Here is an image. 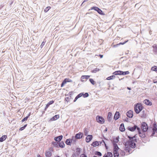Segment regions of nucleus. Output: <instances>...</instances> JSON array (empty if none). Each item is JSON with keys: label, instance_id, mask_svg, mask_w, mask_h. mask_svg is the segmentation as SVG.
<instances>
[{"label": "nucleus", "instance_id": "38", "mask_svg": "<svg viewBox=\"0 0 157 157\" xmlns=\"http://www.w3.org/2000/svg\"><path fill=\"white\" fill-rule=\"evenodd\" d=\"M99 70H100L99 69L97 68H96L94 69L93 70H92L91 71V72L92 73H95L99 71Z\"/></svg>", "mask_w": 157, "mask_h": 157}, {"label": "nucleus", "instance_id": "48", "mask_svg": "<svg viewBox=\"0 0 157 157\" xmlns=\"http://www.w3.org/2000/svg\"><path fill=\"white\" fill-rule=\"evenodd\" d=\"M54 103V101H49V102L48 103V105H49L52 104Z\"/></svg>", "mask_w": 157, "mask_h": 157}, {"label": "nucleus", "instance_id": "34", "mask_svg": "<svg viewBox=\"0 0 157 157\" xmlns=\"http://www.w3.org/2000/svg\"><path fill=\"white\" fill-rule=\"evenodd\" d=\"M119 137H116L115 139H114L113 141V143H117L119 141Z\"/></svg>", "mask_w": 157, "mask_h": 157}, {"label": "nucleus", "instance_id": "13", "mask_svg": "<svg viewBox=\"0 0 157 157\" xmlns=\"http://www.w3.org/2000/svg\"><path fill=\"white\" fill-rule=\"evenodd\" d=\"M113 151H118L119 149V148L116 143H113Z\"/></svg>", "mask_w": 157, "mask_h": 157}, {"label": "nucleus", "instance_id": "40", "mask_svg": "<svg viewBox=\"0 0 157 157\" xmlns=\"http://www.w3.org/2000/svg\"><path fill=\"white\" fill-rule=\"evenodd\" d=\"M27 126V124H26L25 125H24L22 127L20 128L19 130L20 131H22V130H23L26 128V127Z\"/></svg>", "mask_w": 157, "mask_h": 157}, {"label": "nucleus", "instance_id": "7", "mask_svg": "<svg viewBox=\"0 0 157 157\" xmlns=\"http://www.w3.org/2000/svg\"><path fill=\"white\" fill-rule=\"evenodd\" d=\"M74 138L75 136H73L72 137V139H67L65 142L66 144L67 145H71V143L72 141H73L74 142H75L76 140L74 139Z\"/></svg>", "mask_w": 157, "mask_h": 157}, {"label": "nucleus", "instance_id": "16", "mask_svg": "<svg viewBox=\"0 0 157 157\" xmlns=\"http://www.w3.org/2000/svg\"><path fill=\"white\" fill-rule=\"evenodd\" d=\"M141 111L142 112L140 115V116L142 118H145L146 117V114L145 113V110L143 109Z\"/></svg>", "mask_w": 157, "mask_h": 157}, {"label": "nucleus", "instance_id": "33", "mask_svg": "<svg viewBox=\"0 0 157 157\" xmlns=\"http://www.w3.org/2000/svg\"><path fill=\"white\" fill-rule=\"evenodd\" d=\"M151 70L152 71H155L157 73V67L156 66H154L152 67L151 68Z\"/></svg>", "mask_w": 157, "mask_h": 157}, {"label": "nucleus", "instance_id": "6", "mask_svg": "<svg viewBox=\"0 0 157 157\" xmlns=\"http://www.w3.org/2000/svg\"><path fill=\"white\" fill-rule=\"evenodd\" d=\"M96 120L97 122L100 124H103L105 122V120L102 117L97 116L96 117Z\"/></svg>", "mask_w": 157, "mask_h": 157}, {"label": "nucleus", "instance_id": "52", "mask_svg": "<svg viewBox=\"0 0 157 157\" xmlns=\"http://www.w3.org/2000/svg\"><path fill=\"white\" fill-rule=\"evenodd\" d=\"M84 134L85 136H87L88 134V132L86 129L84 131Z\"/></svg>", "mask_w": 157, "mask_h": 157}, {"label": "nucleus", "instance_id": "44", "mask_svg": "<svg viewBox=\"0 0 157 157\" xmlns=\"http://www.w3.org/2000/svg\"><path fill=\"white\" fill-rule=\"evenodd\" d=\"M151 134L150 136H154V135L155 134V132H156L154 131H153V130H152V131H151Z\"/></svg>", "mask_w": 157, "mask_h": 157}, {"label": "nucleus", "instance_id": "59", "mask_svg": "<svg viewBox=\"0 0 157 157\" xmlns=\"http://www.w3.org/2000/svg\"><path fill=\"white\" fill-rule=\"evenodd\" d=\"M67 82H72V80L70 79H69V78H67Z\"/></svg>", "mask_w": 157, "mask_h": 157}, {"label": "nucleus", "instance_id": "18", "mask_svg": "<svg viewBox=\"0 0 157 157\" xmlns=\"http://www.w3.org/2000/svg\"><path fill=\"white\" fill-rule=\"evenodd\" d=\"M59 115H56L54 117H52L50 119L49 121H55L58 119V118H59Z\"/></svg>", "mask_w": 157, "mask_h": 157}, {"label": "nucleus", "instance_id": "64", "mask_svg": "<svg viewBox=\"0 0 157 157\" xmlns=\"http://www.w3.org/2000/svg\"><path fill=\"white\" fill-rule=\"evenodd\" d=\"M65 84H63V82L61 84V87H63V86Z\"/></svg>", "mask_w": 157, "mask_h": 157}, {"label": "nucleus", "instance_id": "35", "mask_svg": "<svg viewBox=\"0 0 157 157\" xmlns=\"http://www.w3.org/2000/svg\"><path fill=\"white\" fill-rule=\"evenodd\" d=\"M107 156L108 157H113V155L111 152H107Z\"/></svg>", "mask_w": 157, "mask_h": 157}, {"label": "nucleus", "instance_id": "61", "mask_svg": "<svg viewBox=\"0 0 157 157\" xmlns=\"http://www.w3.org/2000/svg\"><path fill=\"white\" fill-rule=\"evenodd\" d=\"M99 56L100 57V58H102L103 57V55L100 54L99 55Z\"/></svg>", "mask_w": 157, "mask_h": 157}, {"label": "nucleus", "instance_id": "15", "mask_svg": "<svg viewBox=\"0 0 157 157\" xmlns=\"http://www.w3.org/2000/svg\"><path fill=\"white\" fill-rule=\"evenodd\" d=\"M144 103L147 105H151L152 104L151 102L149 100L146 99L144 101Z\"/></svg>", "mask_w": 157, "mask_h": 157}, {"label": "nucleus", "instance_id": "49", "mask_svg": "<svg viewBox=\"0 0 157 157\" xmlns=\"http://www.w3.org/2000/svg\"><path fill=\"white\" fill-rule=\"evenodd\" d=\"M45 43V42L44 41H43L42 42V44L40 46V47H41V48H42L44 46V45Z\"/></svg>", "mask_w": 157, "mask_h": 157}, {"label": "nucleus", "instance_id": "46", "mask_svg": "<svg viewBox=\"0 0 157 157\" xmlns=\"http://www.w3.org/2000/svg\"><path fill=\"white\" fill-rule=\"evenodd\" d=\"M80 157H87V156L86 154H82L80 155Z\"/></svg>", "mask_w": 157, "mask_h": 157}, {"label": "nucleus", "instance_id": "37", "mask_svg": "<svg viewBox=\"0 0 157 157\" xmlns=\"http://www.w3.org/2000/svg\"><path fill=\"white\" fill-rule=\"evenodd\" d=\"M89 81L92 85H94L95 84V82L92 78L89 79Z\"/></svg>", "mask_w": 157, "mask_h": 157}, {"label": "nucleus", "instance_id": "62", "mask_svg": "<svg viewBox=\"0 0 157 157\" xmlns=\"http://www.w3.org/2000/svg\"><path fill=\"white\" fill-rule=\"evenodd\" d=\"M153 82L155 83H157V80L156 79H155L153 80Z\"/></svg>", "mask_w": 157, "mask_h": 157}, {"label": "nucleus", "instance_id": "58", "mask_svg": "<svg viewBox=\"0 0 157 157\" xmlns=\"http://www.w3.org/2000/svg\"><path fill=\"white\" fill-rule=\"evenodd\" d=\"M99 142L100 143V144H101L102 143H103L105 145V142L103 140H102L101 141Z\"/></svg>", "mask_w": 157, "mask_h": 157}, {"label": "nucleus", "instance_id": "56", "mask_svg": "<svg viewBox=\"0 0 157 157\" xmlns=\"http://www.w3.org/2000/svg\"><path fill=\"white\" fill-rule=\"evenodd\" d=\"M72 91H71L69 92L68 94L67 95L68 96H71V95H72Z\"/></svg>", "mask_w": 157, "mask_h": 157}, {"label": "nucleus", "instance_id": "42", "mask_svg": "<svg viewBox=\"0 0 157 157\" xmlns=\"http://www.w3.org/2000/svg\"><path fill=\"white\" fill-rule=\"evenodd\" d=\"M83 76H84V75H82L81 78V81L82 82L86 81V79H85V77H83Z\"/></svg>", "mask_w": 157, "mask_h": 157}, {"label": "nucleus", "instance_id": "29", "mask_svg": "<svg viewBox=\"0 0 157 157\" xmlns=\"http://www.w3.org/2000/svg\"><path fill=\"white\" fill-rule=\"evenodd\" d=\"M115 78V76L114 75H112L107 77L106 78V79L108 80H110Z\"/></svg>", "mask_w": 157, "mask_h": 157}, {"label": "nucleus", "instance_id": "53", "mask_svg": "<svg viewBox=\"0 0 157 157\" xmlns=\"http://www.w3.org/2000/svg\"><path fill=\"white\" fill-rule=\"evenodd\" d=\"M78 98H79L77 96L75 97V99H74V102H75V101H77V100Z\"/></svg>", "mask_w": 157, "mask_h": 157}, {"label": "nucleus", "instance_id": "24", "mask_svg": "<svg viewBox=\"0 0 157 157\" xmlns=\"http://www.w3.org/2000/svg\"><path fill=\"white\" fill-rule=\"evenodd\" d=\"M121 71H117L113 72V74L115 75H121Z\"/></svg>", "mask_w": 157, "mask_h": 157}, {"label": "nucleus", "instance_id": "20", "mask_svg": "<svg viewBox=\"0 0 157 157\" xmlns=\"http://www.w3.org/2000/svg\"><path fill=\"white\" fill-rule=\"evenodd\" d=\"M152 47L154 48L153 51L154 53L156 55L157 54V44H154L152 46Z\"/></svg>", "mask_w": 157, "mask_h": 157}, {"label": "nucleus", "instance_id": "1", "mask_svg": "<svg viewBox=\"0 0 157 157\" xmlns=\"http://www.w3.org/2000/svg\"><path fill=\"white\" fill-rule=\"evenodd\" d=\"M136 135H135L132 137L130 136H128V137L129 138L128 140L126 142H124V145L125 146V150L128 153H132L130 152V148H134L136 147V144L135 142H137V140L136 138Z\"/></svg>", "mask_w": 157, "mask_h": 157}, {"label": "nucleus", "instance_id": "50", "mask_svg": "<svg viewBox=\"0 0 157 157\" xmlns=\"http://www.w3.org/2000/svg\"><path fill=\"white\" fill-rule=\"evenodd\" d=\"M90 77V75H84V76H83V77H85L86 80L88 79Z\"/></svg>", "mask_w": 157, "mask_h": 157}, {"label": "nucleus", "instance_id": "55", "mask_svg": "<svg viewBox=\"0 0 157 157\" xmlns=\"http://www.w3.org/2000/svg\"><path fill=\"white\" fill-rule=\"evenodd\" d=\"M78 98H79L77 96L75 97V99H74V102H75V101H77V100Z\"/></svg>", "mask_w": 157, "mask_h": 157}, {"label": "nucleus", "instance_id": "8", "mask_svg": "<svg viewBox=\"0 0 157 157\" xmlns=\"http://www.w3.org/2000/svg\"><path fill=\"white\" fill-rule=\"evenodd\" d=\"M83 136V133L80 132L75 134V139H79L82 138Z\"/></svg>", "mask_w": 157, "mask_h": 157}, {"label": "nucleus", "instance_id": "32", "mask_svg": "<svg viewBox=\"0 0 157 157\" xmlns=\"http://www.w3.org/2000/svg\"><path fill=\"white\" fill-rule=\"evenodd\" d=\"M121 75H128L129 73V72L128 71H121Z\"/></svg>", "mask_w": 157, "mask_h": 157}, {"label": "nucleus", "instance_id": "30", "mask_svg": "<svg viewBox=\"0 0 157 157\" xmlns=\"http://www.w3.org/2000/svg\"><path fill=\"white\" fill-rule=\"evenodd\" d=\"M113 154L114 157H118L119 154L118 152V151H113Z\"/></svg>", "mask_w": 157, "mask_h": 157}, {"label": "nucleus", "instance_id": "57", "mask_svg": "<svg viewBox=\"0 0 157 157\" xmlns=\"http://www.w3.org/2000/svg\"><path fill=\"white\" fill-rule=\"evenodd\" d=\"M69 99V98L68 97H66L65 98V100L66 102H68V100Z\"/></svg>", "mask_w": 157, "mask_h": 157}, {"label": "nucleus", "instance_id": "10", "mask_svg": "<svg viewBox=\"0 0 157 157\" xmlns=\"http://www.w3.org/2000/svg\"><path fill=\"white\" fill-rule=\"evenodd\" d=\"M65 147V144L63 141H59L58 142V147L63 148Z\"/></svg>", "mask_w": 157, "mask_h": 157}, {"label": "nucleus", "instance_id": "19", "mask_svg": "<svg viewBox=\"0 0 157 157\" xmlns=\"http://www.w3.org/2000/svg\"><path fill=\"white\" fill-rule=\"evenodd\" d=\"M119 129L122 132L125 131V128L123 123H122L121 124L119 127Z\"/></svg>", "mask_w": 157, "mask_h": 157}, {"label": "nucleus", "instance_id": "14", "mask_svg": "<svg viewBox=\"0 0 157 157\" xmlns=\"http://www.w3.org/2000/svg\"><path fill=\"white\" fill-rule=\"evenodd\" d=\"M120 116V114L118 112H116L113 117L114 119L115 120H117L119 119Z\"/></svg>", "mask_w": 157, "mask_h": 157}, {"label": "nucleus", "instance_id": "45", "mask_svg": "<svg viewBox=\"0 0 157 157\" xmlns=\"http://www.w3.org/2000/svg\"><path fill=\"white\" fill-rule=\"evenodd\" d=\"M83 93H81L79 94H78L77 96L79 98H80L82 96H83Z\"/></svg>", "mask_w": 157, "mask_h": 157}, {"label": "nucleus", "instance_id": "27", "mask_svg": "<svg viewBox=\"0 0 157 157\" xmlns=\"http://www.w3.org/2000/svg\"><path fill=\"white\" fill-rule=\"evenodd\" d=\"M128 41V40H127V41H125V42H123V43L120 42V43H119L118 44H117L114 45L113 46L114 47H118L120 44H122V45L124 44L125 43H126Z\"/></svg>", "mask_w": 157, "mask_h": 157}, {"label": "nucleus", "instance_id": "25", "mask_svg": "<svg viewBox=\"0 0 157 157\" xmlns=\"http://www.w3.org/2000/svg\"><path fill=\"white\" fill-rule=\"evenodd\" d=\"M30 115H31V113L30 112L27 116L24 117L23 119H22V120H21V121L22 122H23L25 121H27V120L28 118L29 117V116H30Z\"/></svg>", "mask_w": 157, "mask_h": 157}, {"label": "nucleus", "instance_id": "36", "mask_svg": "<svg viewBox=\"0 0 157 157\" xmlns=\"http://www.w3.org/2000/svg\"><path fill=\"white\" fill-rule=\"evenodd\" d=\"M81 151V149L79 148H77L76 149V152L79 155L80 154V151Z\"/></svg>", "mask_w": 157, "mask_h": 157}, {"label": "nucleus", "instance_id": "22", "mask_svg": "<svg viewBox=\"0 0 157 157\" xmlns=\"http://www.w3.org/2000/svg\"><path fill=\"white\" fill-rule=\"evenodd\" d=\"M99 142L97 141L94 142L91 144V145L93 146L94 147H96L98 146L99 145Z\"/></svg>", "mask_w": 157, "mask_h": 157}, {"label": "nucleus", "instance_id": "51", "mask_svg": "<svg viewBox=\"0 0 157 157\" xmlns=\"http://www.w3.org/2000/svg\"><path fill=\"white\" fill-rule=\"evenodd\" d=\"M49 105H48V103L46 105V106L44 109V110H46L47 109L48 107L49 106Z\"/></svg>", "mask_w": 157, "mask_h": 157}, {"label": "nucleus", "instance_id": "9", "mask_svg": "<svg viewBox=\"0 0 157 157\" xmlns=\"http://www.w3.org/2000/svg\"><path fill=\"white\" fill-rule=\"evenodd\" d=\"M128 117L132 118L133 117V112L131 110H129L128 111L126 114Z\"/></svg>", "mask_w": 157, "mask_h": 157}, {"label": "nucleus", "instance_id": "47", "mask_svg": "<svg viewBox=\"0 0 157 157\" xmlns=\"http://www.w3.org/2000/svg\"><path fill=\"white\" fill-rule=\"evenodd\" d=\"M67 78H65L63 81L62 82H63V84H65L67 82Z\"/></svg>", "mask_w": 157, "mask_h": 157}, {"label": "nucleus", "instance_id": "12", "mask_svg": "<svg viewBox=\"0 0 157 157\" xmlns=\"http://www.w3.org/2000/svg\"><path fill=\"white\" fill-rule=\"evenodd\" d=\"M93 136L92 135H88L87 136L86 138V142L87 143L89 142L92 139Z\"/></svg>", "mask_w": 157, "mask_h": 157}, {"label": "nucleus", "instance_id": "31", "mask_svg": "<svg viewBox=\"0 0 157 157\" xmlns=\"http://www.w3.org/2000/svg\"><path fill=\"white\" fill-rule=\"evenodd\" d=\"M58 142H57L52 141V144L54 147H58Z\"/></svg>", "mask_w": 157, "mask_h": 157}, {"label": "nucleus", "instance_id": "17", "mask_svg": "<svg viewBox=\"0 0 157 157\" xmlns=\"http://www.w3.org/2000/svg\"><path fill=\"white\" fill-rule=\"evenodd\" d=\"M138 132L139 135L140 136L141 138H144L146 136L145 134V132L142 131V132H141V129H140V132Z\"/></svg>", "mask_w": 157, "mask_h": 157}, {"label": "nucleus", "instance_id": "39", "mask_svg": "<svg viewBox=\"0 0 157 157\" xmlns=\"http://www.w3.org/2000/svg\"><path fill=\"white\" fill-rule=\"evenodd\" d=\"M95 154L99 156H100L102 154L101 152L98 151H96L95 152Z\"/></svg>", "mask_w": 157, "mask_h": 157}, {"label": "nucleus", "instance_id": "41", "mask_svg": "<svg viewBox=\"0 0 157 157\" xmlns=\"http://www.w3.org/2000/svg\"><path fill=\"white\" fill-rule=\"evenodd\" d=\"M89 94L88 93H85V94L83 93V97L85 98L88 97Z\"/></svg>", "mask_w": 157, "mask_h": 157}, {"label": "nucleus", "instance_id": "54", "mask_svg": "<svg viewBox=\"0 0 157 157\" xmlns=\"http://www.w3.org/2000/svg\"><path fill=\"white\" fill-rule=\"evenodd\" d=\"M78 98H79L77 96L75 97V99H74V102H75V101H77V100Z\"/></svg>", "mask_w": 157, "mask_h": 157}, {"label": "nucleus", "instance_id": "26", "mask_svg": "<svg viewBox=\"0 0 157 157\" xmlns=\"http://www.w3.org/2000/svg\"><path fill=\"white\" fill-rule=\"evenodd\" d=\"M45 154L46 157H50L52 155L51 153L49 151H46Z\"/></svg>", "mask_w": 157, "mask_h": 157}, {"label": "nucleus", "instance_id": "5", "mask_svg": "<svg viewBox=\"0 0 157 157\" xmlns=\"http://www.w3.org/2000/svg\"><path fill=\"white\" fill-rule=\"evenodd\" d=\"M127 129L131 132L134 131L136 129L137 130L138 132H140V128L135 125L133 127L128 126L127 128Z\"/></svg>", "mask_w": 157, "mask_h": 157}, {"label": "nucleus", "instance_id": "11", "mask_svg": "<svg viewBox=\"0 0 157 157\" xmlns=\"http://www.w3.org/2000/svg\"><path fill=\"white\" fill-rule=\"evenodd\" d=\"M63 137V136L62 135H61L55 137L54 140L56 142H59V141H60L62 140Z\"/></svg>", "mask_w": 157, "mask_h": 157}, {"label": "nucleus", "instance_id": "4", "mask_svg": "<svg viewBox=\"0 0 157 157\" xmlns=\"http://www.w3.org/2000/svg\"><path fill=\"white\" fill-rule=\"evenodd\" d=\"M94 10L96 11H97L99 14L104 15H105V13L103 12V11L99 8L96 6H93L90 8V9L89 10Z\"/></svg>", "mask_w": 157, "mask_h": 157}, {"label": "nucleus", "instance_id": "28", "mask_svg": "<svg viewBox=\"0 0 157 157\" xmlns=\"http://www.w3.org/2000/svg\"><path fill=\"white\" fill-rule=\"evenodd\" d=\"M152 130L157 132V126L156 124H153V128Z\"/></svg>", "mask_w": 157, "mask_h": 157}, {"label": "nucleus", "instance_id": "23", "mask_svg": "<svg viewBox=\"0 0 157 157\" xmlns=\"http://www.w3.org/2000/svg\"><path fill=\"white\" fill-rule=\"evenodd\" d=\"M7 137L6 135H3L0 137V142H2L6 140Z\"/></svg>", "mask_w": 157, "mask_h": 157}, {"label": "nucleus", "instance_id": "3", "mask_svg": "<svg viewBox=\"0 0 157 157\" xmlns=\"http://www.w3.org/2000/svg\"><path fill=\"white\" fill-rule=\"evenodd\" d=\"M142 131L146 132L148 129V126L147 124L145 122H143L141 126Z\"/></svg>", "mask_w": 157, "mask_h": 157}, {"label": "nucleus", "instance_id": "63", "mask_svg": "<svg viewBox=\"0 0 157 157\" xmlns=\"http://www.w3.org/2000/svg\"><path fill=\"white\" fill-rule=\"evenodd\" d=\"M128 118H127V117H126L125 118V119L124 120L125 121L127 122H128Z\"/></svg>", "mask_w": 157, "mask_h": 157}, {"label": "nucleus", "instance_id": "43", "mask_svg": "<svg viewBox=\"0 0 157 157\" xmlns=\"http://www.w3.org/2000/svg\"><path fill=\"white\" fill-rule=\"evenodd\" d=\"M51 8V7L50 6H48L44 10V11L45 12H47L48 10Z\"/></svg>", "mask_w": 157, "mask_h": 157}, {"label": "nucleus", "instance_id": "60", "mask_svg": "<svg viewBox=\"0 0 157 157\" xmlns=\"http://www.w3.org/2000/svg\"><path fill=\"white\" fill-rule=\"evenodd\" d=\"M105 146L106 149L107 150L108 148V146H107L106 144H105Z\"/></svg>", "mask_w": 157, "mask_h": 157}, {"label": "nucleus", "instance_id": "2", "mask_svg": "<svg viewBox=\"0 0 157 157\" xmlns=\"http://www.w3.org/2000/svg\"><path fill=\"white\" fill-rule=\"evenodd\" d=\"M144 107L141 103L135 105L134 110L136 114H139L143 109Z\"/></svg>", "mask_w": 157, "mask_h": 157}, {"label": "nucleus", "instance_id": "21", "mask_svg": "<svg viewBox=\"0 0 157 157\" xmlns=\"http://www.w3.org/2000/svg\"><path fill=\"white\" fill-rule=\"evenodd\" d=\"M112 113L111 112H109L108 113V115L107 116V119L110 122L112 120Z\"/></svg>", "mask_w": 157, "mask_h": 157}]
</instances>
